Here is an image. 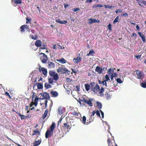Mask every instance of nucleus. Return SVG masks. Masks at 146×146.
Wrapping results in <instances>:
<instances>
[{
  "mask_svg": "<svg viewBox=\"0 0 146 146\" xmlns=\"http://www.w3.org/2000/svg\"><path fill=\"white\" fill-rule=\"evenodd\" d=\"M14 3L16 4H21L22 3L21 0H15L14 1Z\"/></svg>",
  "mask_w": 146,
  "mask_h": 146,
  "instance_id": "e433bc0d",
  "label": "nucleus"
},
{
  "mask_svg": "<svg viewBox=\"0 0 146 146\" xmlns=\"http://www.w3.org/2000/svg\"><path fill=\"white\" fill-rule=\"evenodd\" d=\"M115 69H113V68H109L108 71L107 72L108 74L109 75H111L112 73H113L114 72V70Z\"/></svg>",
  "mask_w": 146,
  "mask_h": 146,
  "instance_id": "b1692460",
  "label": "nucleus"
},
{
  "mask_svg": "<svg viewBox=\"0 0 146 146\" xmlns=\"http://www.w3.org/2000/svg\"><path fill=\"white\" fill-rule=\"evenodd\" d=\"M57 72L59 73L64 74L69 72V71L65 68L60 67L57 70Z\"/></svg>",
  "mask_w": 146,
  "mask_h": 146,
  "instance_id": "0eeeda50",
  "label": "nucleus"
},
{
  "mask_svg": "<svg viewBox=\"0 0 146 146\" xmlns=\"http://www.w3.org/2000/svg\"><path fill=\"white\" fill-rule=\"evenodd\" d=\"M141 86L143 88H146V81L145 82H143L140 84Z\"/></svg>",
  "mask_w": 146,
  "mask_h": 146,
  "instance_id": "7c9ffc66",
  "label": "nucleus"
},
{
  "mask_svg": "<svg viewBox=\"0 0 146 146\" xmlns=\"http://www.w3.org/2000/svg\"><path fill=\"white\" fill-rule=\"evenodd\" d=\"M46 46L45 44L42 45L41 47L40 48V49H46Z\"/></svg>",
  "mask_w": 146,
  "mask_h": 146,
  "instance_id": "603ef678",
  "label": "nucleus"
},
{
  "mask_svg": "<svg viewBox=\"0 0 146 146\" xmlns=\"http://www.w3.org/2000/svg\"><path fill=\"white\" fill-rule=\"evenodd\" d=\"M48 112V111L47 109H46L44 111L43 114L42 115V118L44 119L47 116V114Z\"/></svg>",
  "mask_w": 146,
  "mask_h": 146,
  "instance_id": "4be33fe9",
  "label": "nucleus"
},
{
  "mask_svg": "<svg viewBox=\"0 0 146 146\" xmlns=\"http://www.w3.org/2000/svg\"><path fill=\"white\" fill-rule=\"evenodd\" d=\"M86 117L85 116H83V117L82 122V123H83L85 124L86 125H88V124H89V122H88L87 123H86Z\"/></svg>",
  "mask_w": 146,
  "mask_h": 146,
  "instance_id": "cd10ccee",
  "label": "nucleus"
},
{
  "mask_svg": "<svg viewBox=\"0 0 146 146\" xmlns=\"http://www.w3.org/2000/svg\"><path fill=\"white\" fill-rule=\"evenodd\" d=\"M121 16H124V17H126L128 16V14L126 13H124L122 14L121 15Z\"/></svg>",
  "mask_w": 146,
  "mask_h": 146,
  "instance_id": "4d7b16f0",
  "label": "nucleus"
},
{
  "mask_svg": "<svg viewBox=\"0 0 146 146\" xmlns=\"http://www.w3.org/2000/svg\"><path fill=\"white\" fill-rule=\"evenodd\" d=\"M86 100L85 98H83L82 101V104L83 105H84L86 102Z\"/></svg>",
  "mask_w": 146,
  "mask_h": 146,
  "instance_id": "79ce46f5",
  "label": "nucleus"
},
{
  "mask_svg": "<svg viewBox=\"0 0 146 146\" xmlns=\"http://www.w3.org/2000/svg\"><path fill=\"white\" fill-rule=\"evenodd\" d=\"M49 72L50 76L53 77L54 80L55 81L58 80L59 77L57 73H56L55 72L52 70L49 71Z\"/></svg>",
  "mask_w": 146,
  "mask_h": 146,
  "instance_id": "39448f33",
  "label": "nucleus"
},
{
  "mask_svg": "<svg viewBox=\"0 0 146 146\" xmlns=\"http://www.w3.org/2000/svg\"><path fill=\"white\" fill-rule=\"evenodd\" d=\"M55 66V64L54 62L48 61V68H51L54 67Z\"/></svg>",
  "mask_w": 146,
  "mask_h": 146,
  "instance_id": "4468645a",
  "label": "nucleus"
},
{
  "mask_svg": "<svg viewBox=\"0 0 146 146\" xmlns=\"http://www.w3.org/2000/svg\"><path fill=\"white\" fill-rule=\"evenodd\" d=\"M122 12V11L120 9H118L115 11V13L117 14L119 12L121 13Z\"/></svg>",
  "mask_w": 146,
  "mask_h": 146,
  "instance_id": "c03bdc74",
  "label": "nucleus"
},
{
  "mask_svg": "<svg viewBox=\"0 0 146 146\" xmlns=\"http://www.w3.org/2000/svg\"><path fill=\"white\" fill-rule=\"evenodd\" d=\"M105 96L106 97H107L108 99L110 98V95L108 94H106Z\"/></svg>",
  "mask_w": 146,
  "mask_h": 146,
  "instance_id": "e2e57ef3",
  "label": "nucleus"
},
{
  "mask_svg": "<svg viewBox=\"0 0 146 146\" xmlns=\"http://www.w3.org/2000/svg\"><path fill=\"white\" fill-rule=\"evenodd\" d=\"M111 74H113V76L114 77H116L117 76V74L116 72H113V73H112Z\"/></svg>",
  "mask_w": 146,
  "mask_h": 146,
  "instance_id": "bf43d9fd",
  "label": "nucleus"
},
{
  "mask_svg": "<svg viewBox=\"0 0 146 146\" xmlns=\"http://www.w3.org/2000/svg\"><path fill=\"white\" fill-rule=\"evenodd\" d=\"M86 103L91 107L93 105L92 103L90 101L89 99L87 100Z\"/></svg>",
  "mask_w": 146,
  "mask_h": 146,
  "instance_id": "bb28decb",
  "label": "nucleus"
},
{
  "mask_svg": "<svg viewBox=\"0 0 146 146\" xmlns=\"http://www.w3.org/2000/svg\"><path fill=\"white\" fill-rule=\"evenodd\" d=\"M137 2L138 3L139 5L141 7H143V5H142V4H143L146 6V1L142 0L140 1L139 0H136Z\"/></svg>",
  "mask_w": 146,
  "mask_h": 146,
  "instance_id": "f8f14e48",
  "label": "nucleus"
},
{
  "mask_svg": "<svg viewBox=\"0 0 146 146\" xmlns=\"http://www.w3.org/2000/svg\"><path fill=\"white\" fill-rule=\"evenodd\" d=\"M108 27L110 31L111 30V25L110 23L109 24V25H108Z\"/></svg>",
  "mask_w": 146,
  "mask_h": 146,
  "instance_id": "09e8293b",
  "label": "nucleus"
},
{
  "mask_svg": "<svg viewBox=\"0 0 146 146\" xmlns=\"http://www.w3.org/2000/svg\"><path fill=\"white\" fill-rule=\"evenodd\" d=\"M70 124L71 125L70 123H69L67 122L64 123L63 126V128L67 129H70L71 127H70L71 125H70Z\"/></svg>",
  "mask_w": 146,
  "mask_h": 146,
  "instance_id": "9b49d317",
  "label": "nucleus"
},
{
  "mask_svg": "<svg viewBox=\"0 0 146 146\" xmlns=\"http://www.w3.org/2000/svg\"><path fill=\"white\" fill-rule=\"evenodd\" d=\"M110 137H108V146H118L114 140V137L110 135Z\"/></svg>",
  "mask_w": 146,
  "mask_h": 146,
  "instance_id": "7ed1b4c3",
  "label": "nucleus"
},
{
  "mask_svg": "<svg viewBox=\"0 0 146 146\" xmlns=\"http://www.w3.org/2000/svg\"><path fill=\"white\" fill-rule=\"evenodd\" d=\"M85 89L87 91H88L91 88L90 85L88 84H85L84 85Z\"/></svg>",
  "mask_w": 146,
  "mask_h": 146,
  "instance_id": "412c9836",
  "label": "nucleus"
},
{
  "mask_svg": "<svg viewBox=\"0 0 146 146\" xmlns=\"http://www.w3.org/2000/svg\"><path fill=\"white\" fill-rule=\"evenodd\" d=\"M95 71L98 74H101L102 72V68L99 66H97L95 70Z\"/></svg>",
  "mask_w": 146,
  "mask_h": 146,
  "instance_id": "ddd939ff",
  "label": "nucleus"
},
{
  "mask_svg": "<svg viewBox=\"0 0 146 146\" xmlns=\"http://www.w3.org/2000/svg\"><path fill=\"white\" fill-rule=\"evenodd\" d=\"M133 36H134V37L136 38V36H137V35L136 34V33H133L132 34V35L131 36L132 37Z\"/></svg>",
  "mask_w": 146,
  "mask_h": 146,
  "instance_id": "13d9d810",
  "label": "nucleus"
},
{
  "mask_svg": "<svg viewBox=\"0 0 146 146\" xmlns=\"http://www.w3.org/2000/svg\"><path fill=\"white\" fill-rule=\"evenodd\" d=\"M39 98L36 96L34 100V102H38Z\"/></svg>",
  "mask_w": 146,
  "mask_h": 146,
  "instance_id": "5fc2aeb1",
  "label": "nucleus"
},
{
  "mask_svg": "<svg viewBox=\"0 0 146 146\" xmlns=\"http://www.w3.org/2000/svg\"><path fill=\"white\" fill-rule=\"evenodd\" d=\"M101 84H102L103 86H105L106 87L107 86V84L106 82L104 80L103 81H102Z\"/></svg>",
  "mask_w": 146,
  "mask_h": 146,
  "instance_id": "4c0bfd02",
  "label": "nucleus"
},
{
  "mask_svg": "<svg viewBox=\"0 0 146 146\" xmlns=\"http://www.w3.org/2000/svg\"><path fill=\"white\" fill-rule=\"evenodd\" d=\"M30 37L32 39L34 40H36L37 39V36L36 35H35L34 36H33V35H30Z\"/></svg>",
  "mask_w": 146,
  "mask_h": 146,
  "instance_id": "c9c22d12",
  "label": "nucleus"
},
{
  "mask_svg": "<svg viewBox=\"0 0 146 146\" xmlns=\"http://www.w3.org/2000/svg\"><path fill=\"white\" fill-rule=\"evenodd\" d=\"M141 55H138L135 56L137 59H138L140 58L141 57Z\"/></svg>",
  "mask_w": 146,
  "mask_h": 146,
  "instance_id": "338daca9",
  "label": "nucleus"
},
{
  "mask_svg": "<svg viewBox=\"0 0 146 146\" xmlns=\"http://www.w3.org/2000/svg\"><path fill=\"white\" fill-rule=\"evenodd\" d=\"M48 102V101L47 100H46L44 101V104L45 105V108H46L47 107V103Z\"/></svg>",
  "mask_w": 146,
  "mask_h": 146,
  "instance_id": "6e6d98bb",
  "label": "nucleus"
},
{
  "mask_svg": "<svg viewBox=\"0 0 146 146\" xmlns=\"http://www.w3.org/2000/svg\"><path fill=\"white\" fill-rule=\"evenodd\" d=\"M135 72L137 75L138 76V79H142L144 78L145 75L142 72L138 70H135Z\"/></svg>",
  "mask_w": 146,
  "mask_h": 146,
  "instance_id": "423d86ee",
  "label": "nucleus"
},
{
  "mask_svg": "<svg viewBox=\"0 0 146 146\" xmlns=\"http://www.w3.org/2000/svg\"><path fill=\"white\" fill-rule=\"evenodd\" d=\"M118 20H119V16H118L113 21V23H115L117 22L118 21Z\"/></svg>",
  "mask_w": 146,
  "mask_h": 146,
  "instance_id": "a19ab883",
  "label": "nucleus"
},
{
  "mask_svg": "<svg viewBox=\"0 0 146 146\" xmlns=\"http://www.w3.org/2000/svg\"><path fill=\"white\" fill-rule=\"evenodd\" d=\"M96 114L97 115L99 116L100 117V113L99 112V111L98 110H97L96 111H95Z\"/></svg>",
  "mask_w": 146,
  "mask_h": 146,
  "instance_id": "8fccbe9b",
  "label": "nucleus"
},
{
  "mask_svg": "<svg viewBox=\"0 0 146 146\" xmlns=\"http://www.w3.org/2000/svg\"><path fill=\"white\" fill-rule=\"evenodd\" d=\"M31 19L30 18L28 19V18H26V22L27 23H31Z\"/></svg>",
  "mask_w": 146,
  "mask_h": 146,
  "instance_id": "37998d69",
  "label": "nucleus"
},
{
  "mask_svg": "<svg viewBox=\"0 0 146 146\" xmlns=\"http://www.w3.org/2000/svg\"><path fill=\"white\" fill-rule=\"evenodd\" d=\"M79 9H80L79 8H76L74 9L73 11L74 12H76V11H77L79 10Z\"/></svg>",
  "mask_w": 146,
  "mask_h": 146,
  "instance_id": "680f3d73",
  "label": "nucleus"
},
{
  "mask_svg": "<svg viewBox=\"0 0 146 146\" xmlns=\"http://www.w3.org/2000/svg\"><path fill=\"white\" fill-rule=\"evenodd\" d=\"M81 58L80 57H78L77 58H75L73 59V61L75 64H77L80 62L81 60Z\"/></svg>",
  "mask_w": 146,
  "mask_h": 146,
  "instance_id": "2eb2a0df",
  "label": "nucleus"
},
{
  "mask_svg": "<svg viewBox=\"0 0 146 146\" xmlns=\"http://www.w3.org/2000/svg\"><path fill=\"white\" fill-rule=\"evenodd\" d=\"M116 80L117 82L121 84L122 82L120 78H117Z\"/></svg>",
  "mask_w": 146,
  "mask_h": 146,
  "instance_id": "49530a36",
  "label": "nucleus"
},
{
  "mask_svg": "<svg viewBox=\"0 0 146 146\" xmlns=\"http://www.w3.org/2000/svg\"><path fill=\"white\" fill-rule=\"evenodd\" d=\"M100 111L101 112V115L102 116V117L103 118L104 117V113L101 110H100Z\"/></svg>",
  "mask_w": 146,
  "mask_h": 146,
  "instance_id": "052dcab7",
  "label": "nucleus"
},
{
  "mask_svg": "<svg viewBox=\"0 0 146 146\" xmlns=\"http://www.w3.org/2000/svg\"><path fill=\"white\" fill-rule=\"evenodd\" d=\"M44 86L46 89H47L50 88L51 86L49 83L46 82L45 83Z\"/></svg>",
  "mask_w": 146,
  "mask_h": 146,
  "instance_id": "c85d7f7f",
  "label": "nucleus"
},
{
  "mask_svg": "<svg viewBox=\"0 0 146 146\" xmlns=\"http://www.w3.org/2000/svg\"><path fill=\"white\" fill-rule=\"evenodd\" d=\"M97 20L95 19H92L90 18L89 20V23L90 24H91L93 23H96L97 22Z\"/></svg>",
  "mask_w": 146,
  "mask_h": 146,
  "instance_id": "a878e982",
  "label": "nucleus"
},
{
  "mask_svg": "<svg viewBox=\"0 0 146 146\" xmlns=\"http://www.w3.org/2000/svg\"><path fill=\"white\" fill-rule=\"evenodd\" d=\"M53 79L51 78H50L48 79V82L49 83L51 84H52L53 82Z\"/></svg>",
  "mask_w": 146,
  "mask_h": 146,
  "instance_id": "ea45409f",
  "label": "nucleus"
},
{
  "mask_svg": "<svg viewBox=\"0 0 146 146\" xmlns=\"http://www.w3.org/2000/svg\"><path fill=\"white\" fill-rule=\"evenodd\" d=\"M95 53V52L92 49L87 54V56H88L90 55H92V54H94Z\"/></svg>",
  "mask_w": 146,
  "mask_h": 146,
  "instance_id": "2f4dec72",
  "label": "nucleus"
},
{
  "mask_svg": "<svg viewBox=\"0 0 146 146\" xmlns=\"http://www.w3.org/2000/svg\"><path fill=\"white\" fill-rule=\"evenodd\" d=\"M105 80H104L106 82H108V81H109L110 82L111 81L110 80L109 76L108 74H106L105 75Z\"/></svg>",
  "mask_w": 146,
  "mask_h": 146,
  "instance_id": "f704fd0d",
  "label": "nucleus"
},
{
  "mask_svg": "<svg viewBox=\"0 0 146 146\" xmlns=\"http://www.w3.org/2000/svg\"><path fill=\"white\" fill-rule=\"evenodd\" d=\"M37 88L38 89H42L43 88L42 83L38 82L37 83Z\"/></svg>",
  "mask_w": 146,
  "mask_h": 146,
  "instance_id": "393cba45",
  "label": "nucleus"
},
{
  "mask_svg": "<svg viewBox=\"0 0 146 146\" xmlns=\"http://www.w3.org/2000/svg\"><path fill=\"white\" fill-rule=\"evenodd\" d=\"M104 91V88L102 87L101 88V89H100V90L99 91V93L100 94H101L102 93H103Z\"/></svg>",
  "mask_w": 146,
  "mask_h": 146,
  "instance_id": "de8ad7c7",
  "label": "nucleus"
},
{
  "mask_svg": "<svg viewBox=\"0 0 146 146\" xmlns=\"http://www.w3.org/2000/svg\"><path fill=\"white\" fill-rule=\"evenodd\" d=\"M38 133V135H39L40 134V132L38 129H37L36 130H34L33 131V133L32 135L33 136L35 135H36Z\"/></svg>",
  "mask_w": 146,
  "mask_h": 146,
  "instance_id": "c756f323",
  "label": "nucleus"
},
{
  "mask_svg": "<svg viewBox=\"0 0 146 146\" xmlns=\"http://www.w3.org/2000/svg\"><path fill=\"white\" fill-rule=\"evenodd\" d=\"M67 23V21L66 20H64L63 21H61L60 23V24H65Z\"/></svg>",
  "mask_w": 146,
  "mask_h": 146,
  "instance_id": "864d4df0",
  "label": "nucleus"
},
{
  "mask_svg": "<svg viewBox=\"0 0 146 146\" xmlns=\"http://www.w3.org/2000/svg\"><path fill=\"white\" fill-rule=\"evenodd\" d=\"M41 94L43 97V98L42 99H46V100H47L50 99V97L49 94L47 92H44L42 93V94Z\"/></svg>",
  "mask_w": 146,
  "mask_h": 146,
  "instance_id": "1a4fd4ad",
  "label": "nucleus"
},
{
  "mask_svg": "<svg viewBox=\"0 0 146 146\" xmlns=\"http://www.w3.org/2000/svg\"><path fill=\"white\" fill-rule=\"evenodd\" d=\"M41 140H38V141H36L33 143L34 146H38L41 143Z\"/></svg>",
  "mask_w": 146,
  "mask_h": 146,
  "instance_id": "aec40b11",
  "label": "nucleus"
},
{
  "mask_svg": "<svg viewBox=\"0 0 146 146\" xmlns=\"http://www.w3.org/2000/svg\"><path fill=\"white\" fill-rule=\"evenodd\" d=\"M42 42L40 40H37L35 42V44L37 47H40L41 46Z\"/></svg>",
  "mask_w": 146,
  "mask_h": 146,
  "instance_id": "dca6fc26",
  "label": "nucleus"
},
{
  "mask_svg": "<svg viewBox=\"0 0 146 146\" xmlns=\"http://www.w3.org/2000/svg\"><path fill=\"white\" fill-rule=\"evenodd\" d=\"M138 33L139 36L141 38L143 41L144 42L145 41V39L144 35H143L140 32H138Z\"/></svg>",
  "mask_w": 146,
  "mask_h": 146,
  "instance_id": "a211bd4d",
  "label": "nucleus"
},
{
  "mask_svg": "<svg viewBox=\"0 0 146 146\" xmlns=\"http://www.w3.org/2000/svg\"><path fill=\"white\" fill-rule=\"evenodd\" d=\"M57 60L62 64H64L66 63V61L63 58H62L60 59Z\"/></svg>",
  "mask_w": 146,
  "mask_h": 146,
  "instance_id": "5701e85b",
  "label": "nucleus"
},
{
  "mask_svg": "<svg viewBox=\"0 0 146 146\" xmlns=\"http://www.w3.org/2000/svg\"><path fill=\"white\" fill-rule=\"evenodd\" d=\"M96 104L98 108L100 109H101L102 108V105L101 103L99 102H97Z\"/></svg>",
  "mask_w": 146,
  "mask_h": 146,
  "instance_id": "72a5a7b5",
  "label": "nucleus"
},
{
  "mask_svg": "<svg viewBox=\"0 0 146 146\" xmlns=\"http://www.w3.org/2000/svg\"><path fill=\"white\" fill-rule=\"evenodd\" d=\"M50 93L53 97H56L58 95V92L56 91H52L50 92Z\"/></svg>",
  "mask_w": 146,
  "mask_h": 146,
  "instance_id": "6ab92c4d",
  "label": "nucleus"
},
{
  "mask_svg": "<svg viewBox=\"0 0 146 146\" xmlns=\"http://www.w3.org/2000/svg\"><path fill=\"white\" fill-rule=\"evenodd\" d=\"M71 114L75 116V117L77 118H79L81 117V115L79 112L74 111L72 112Z\"/></svg>",
  "mask_w": 146,
  "mask_h": 146,
  "instance_id": "9d476101",
  "label": "nucleus"
},
{
  "mask_svg": "<svg viewBox=\"0 0 146 146\" xmlns=\"http://www.w3.org/2000/svg\"><path fill=\"white\" fill-rule=\"evenodd\" d=\"M55 127V123L54 122H53L50 127V129L47 130L45 133V136L46 138H47L49 137H50L51 136H53V132Z\"/></svg>",
  "mask_w": 146,
  "mask_h": 146,
  "instance_id": "f257e3e1",
  "label": "nucleus"
},
{
  "mask_svg": "<svg viewBox=\"0 0 146 146\" xmlns=\"http://www.w3.org/2000/svg\"><path fill=\"white\" fill-rule=\"evenodd\" d=\"M94 116H92L91 115H90V118L89 119L90 121L89 122V123H90L91 122H92L94 120Z\"/></svg>",
  "mask_w": 146,
  "mask_h": 146,
  "instance_id": "a18cd8bd",
  "label": "nucleus"
},
{
  "mask_svg": "<svg viewBox=\"0 0 146 146\" xmlns=\"http://www.w3.org/2000/svg\"><path fill=\"white\" fill-rule=\"evenodd\" d=\"M5 94L7 96H8L10 98V99H11V96L8 92H6L5 93Z\"/></svg>",
  "mask_w": 146,
  "mask_h": 146,
  "instance_id": "3c124183",
  "label": "nucleus"
},
{
  "mask_svg": "<svg viewBox=\"0 0 146 146\" xmlns=\"http://www.w3.org/2000/svg\"><path fill=\"white\" fill-rule=\"evenodd\" d=\"M21 29V33H23L25 31V29L28 31L29 32H30V29H29V26L27 25H22L20 27Z\"/></svg>",
  "mask_w": 146,
  "mask_h": 146,
  "instance_id": "6e6552de",
  "label": "nucleus"
},
{
  "mask_svg": "<svg viewBox=\"0 0 146 146\" xmlns=\"http://www.w3.org/2000/svg\"><path fill=\"white\" fill-rule=\"evenodd\" d=\"M39 71L40 72L42 71L44 75H46L47 74V70L44 68L42 67L41 68H40Z\"/></svg>",
  "mask_w": 146,
  "mask_h": 146,
  "instance_id": "f3484780",
  "label": "nucleus"
},
{
  "mask_svg": "<svg viewBox=\"0 0 146 146\" xmlns=\"http://www.w3.org/2000/svg\"><path fill=\"white\" fill-rule=\"evenodd\" d=\"M61 21H60V19H58L56 20V21L57 23H60L61 22Z\"/></svg>",
  "mask_w": 146,
  "mask_h": 146,
  "instance_id": "69168bd1",
  "label": "nucleus"
},
{
  "mask_svg": "<svg viewBox=\"0 0 146 146\" xmlns=\"http://www.w3.org/2000/svg\"><path fill=\"white\" fill-rule=\"evenodd\" d=\"M95 113V110H94L92 112V114L91 115L92 116H94Z\"/></svg>",
  "mask_w": 146,
  "mask_h": 146,
  "instance_id": "0e129e2a",
  "label": "nucleus"
},
{
  "mask_svg": "<svg viewBox=\"0 0 146 146\" xmlns=\"http://www.w3.org/2000/svg\"><path fill=\"white\" fill-rule=\"evenodd\" d=\"M19 115L20 117L21 118V119H26V116L24 115H22L19 113L17 112Z\"/></svg>",
  "mask_w": 146,
  "mask_h": 146,
  "instance_id": "473e14b6",
  "label": "nucleus"
},
{
  "mask_svg": "<svg viewBox=\"0 0 146 146\" xmlns=\"http://www.w3.org/2000/svg\"><path fill=\"white\" fill-rule=\"evenodd\" d=\"M40 59L43 63H45L48 60V57L45 54L43 53L39 54Z\"/></svg>",
  "mask_w": 146,
  "mask_h": 146,
  "instance_id": "20e7f679",
  "label": "nucleus"
},
{
  "mask_svg": "<svg viewBox=\"0 0 146 146\" xmlns=\"http://www.w3.org/2000/svg\"><path fill=\"white\" fill-rule=\"evenodd\" d=\"M91 90L94 93H97L100 90V87L98 84H96L94 82H91L90 83Z\"/></svg>",
  "mask_w": 146,
  "mask_h": 146,
  "instance_id": "f03ea898",
  "label": "nucleus"
},
{
  "mask_svg": "<svg viewBox=\"0 0 146 146\" xmlns=\"http://www.w3.org/2000/svg\"><path fill=\"white\" fill-rule=\"evenodd\" d=\"M32 94H33V95L32 96V98L33 100V98H35V96H36L35 95V92H33Z\"/></svg>",
  "mask_w": 146,
  "mask_h": 146,
  "instance_id": "774afa93",
  "label": "nucleus"
},
{
  "mask_svg": "<svg viewBox=\"0 0 146 146\" xmlns=\"http://www.w3.org/2000/svg\"><path fill=\"white\" fill-rule=\"evenodd\" d=\"M103 6H102V5L100 4H98L97 5H95L94 6H93V8H96V7H103Z\"/></svg>",
  "mask_w": 146,
  "mask_h": 146,
  "instance_id": "58836bf2",
  "label": "nucleus"
}]
</instances>
